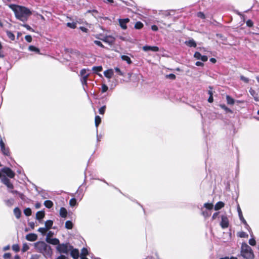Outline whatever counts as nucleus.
<instances>
[{"instance_id":"obj_12","label":"nucleus","mask_w":259,"mask_h":259,"mask_svg":"<svg viewBox=\"0 0 259 259\" xmlns=\"http://www.w3.org/2000/svg\"><path fill=\"white\" fill-rule=\"evenodd\" d=\"M130 22L128 18L119 19V23L120 27L124 30L127 29L126 23Z\"/></svg>"},{"instance_id":"obj_28","label":"nucleus","mask_w":259,"mask_h":259,"mask_svg":"<svg viewBox=\"0 0 259 259\" xmlns=\"http://www.w3.org/2000/svg\"><path fill=\"white\" fill-rule=\"evenodd\" d=\"M220 107L222 109H224L227 113H232L233 111L232 110L228 108L225 104H221L220 105Z\"/></svg>"},{"instance_id":"obj_13","label":"nucleus","mask_w":259,"mask_h":259,"mask_svg":"<svg viewBox=\"0 0 259 259\" xmlns=\"http://www.w3.org/2000/svg\"><path fill=\"white\" fill-rule=\"evenodd\" d=\"M143 50L145 52L151 51L156 52L159 51V48L157 46H145L143 47Z\"/></svg>"},{"instance_id":"obj_64","label":"nucleus","mask_w":259,"mask_h":259,"mask_svg":"<svg viewBox=\"0 0 259 259\" xmlns=\"http://www.w3.org/2000/svg\"><path fill=\"white\" fill-rule=\"evenodd\" d=\"M66 256L64 255L61 254L56 259H66Z\"/></svg>"},{"instance_id":"obj_48","label":"nucleus","mask_w":259,"mask_h":259,"mask_svg":"<svg viewBox=\"0 0 259 259\" xmlns=\"http://www.w3.org/2000/svg\"><path fill=\"white\" fill-rule=\"evenodd\" d=\"M80 74L81 77H83V76H85V75H89V74L87 73V70L85 69H81L80 71Z\"/></svg>"},{"instance_id":"obj_10","label":"nucleus","mask_w":259,"mask_h":259,"mask_svg":"<svg viewBox=\"0 0 259 259\" xmlns=\"http://www.w3.org/2000/svg\"><path fill=\"white\" fill-rule=\"evenodd\" d=\"M237 211L238 213V215H239V219H240V221H241V222L246 227H249L248 225L247 224L246 221H245V220L244 219V218L243 216L241 208L239 204L237 206Z\"/></svg>"},{"instance_id":"obj_18","label":"nucleus","mask_w":259,"mask_h":259,"mask_svg":"<svg viewBox=\"0 0 259 259\" xmlns=\"http://www.w3.org/2000/svg\"><path fill=\"white\" fill-rule=\"evenodd\" d=\"M104 75L108 78H111L113 75V71L112 69H109L104 71Z\"/></svg>"},{"instance_id":"obj_62","label":"nucleus","mask_w":259,"mask_h":259,"mask_svg":"<svg viewBox=\"0 0 259 259\" xmlns=\"http://www.w3.org/2000/svg\"><path fill=\"white\" fill-rule=\"evenodd\" d=\"M213 96H209L208 99V102L209 103H212L213 102Z\"/></svg>"},{"instance_id":"obj_36","label":"nucleus","mask_w":259,"mask_h":259,"mask_svg":"<svg viewBox=\"0 0 259 259\" xmlns=\"http://www.w3.org/2000/svg\"><path fill=\"white\" fill-rule=\"evenodd\" d=\"M238 236L241 238H248V235L243 231L240 232L238 233Z\"/></svg>"},{"instance_id":"obj_42","label":"nucleus","mask_w":259,"mask_h":259,"mask_svg":"<svg viewBox=\"0 0 259 259\" xmlns=\"http://www.w3.org/2000/svg\"><path fill=\"white\" fill-rule=\"evenodd\" d=\"M165 77L166 78H169L172 80H175L176 78V76L175 74L172 73L167 74L165 76Z\"/></svg>"},{"instance_id":"obj_46","label":"nucleus","mask_w":259,"mask_h":259,"mask_svg":"<svg viewBox=\"0 0 259 259\" xmlns=\"http://www.w3.org/2000/svg\"><path fill=\"white\" fill-rule=\"evenodd\" d=\"M48 230L46 228H39L38 231L40 232L42 234L44 235L46 233Z\"/></svg>"},{"instance_id":"obj_34","label":"nucleus","mask_w":259,"mask_h":259,"mask_svg":"<svg viewBox=\"0 0 259 259\" xmlns=\"http://www.w3.org/2000/svg\"><path fill=\"white\" fill-rule=\"evenodd\" d=\"M88 77H89V75H85V76H84L83 77H81L80 81L83 85L87 84V80H88Z\"/></svg>"},{"instance_id":"obj_45","label":"nucleus","mask_w":259,"mask_h":259,"mask_svg":"<svg viewBox=\"0 0 259 259\" xmlns=\"http://www.w3.org/2000/svg\"><path fill=\"white\" fill-rule=\"evenodd\" d=\"M240 78L242 81L246 83H248L249 81V79L248 78L244 76L243 75H241Z\"/></svg>"},{"instance_id":"obj_44","label":"nucleus","mask_w":259,"mask_h":259,"mask_svg":"<svg viewBox=\"0 0 259 259\" xmlns=\"http://www.w3.org/2000/svg\"><path fill=\"white\" fill-rule=\"evenodd\" d=\"M12 249L14 251H15V252H18L20 250V247L19 246L18 244H14L13 246H12Z\"/></svg>"},{"instance_id":"obj_6","label":"nucleus","mask_w":259,"mask_h":259,"mask_svg":"<svg viewBox=\"0 0 259 259\" xmlns=\"http://www.w3.org/2000/svg\"><path fill=\"white\" fill-rule=\"evenodd\" d=\"M1 172L5 174L6 177L13 179L15 176V173L10 167H5L1 169Z\"/></svg>"},{"instance_id":"obj_11","label":"nucleus","mask_w":259,"mask_h":259,"mask_svg":"<svg viewBox=\"0 0 259 259\" xmlns=\"http://www.w3.org/2000/svg\"><path fill=\"white\" fill-rule=\"evenodd\" d=\"M70 255L73 259H78L79 256V252L78 249L74 248L72 246V248L70 249Z\"/></svg>"},{"instance_id":"obj_59","label":"nucleus","mask_w":259,"mask_h":259,"mask_svg":"<svg viewBox=\"0 0 259 259\" xmlns=\"http://www.w3.org/2000/svg\"><path fill=\"white\" fill-rule=\"evenodd\" d=\"M40 255L38 254H33L31 255L30 259H39Z\"/></svg>"},{"instance_id":"obj_16","label":"nucleus","mask_w":259,"mask_h":259,"mask_svg":"<svg viewBox=\"0 0 259 259\" xmlns=\"http://www.w3.org/2000/svg\"><path fill=\"white\" fill-rule=\"evenodd\" d=\"M60 215L63 218H65L67 217V211L65 208L63 207H61L60 209Z\"/></svg>"},{"instance_id":"obj_37","label":"nucleus","mask_w":259,"mask_h":259,"mask_svg":"<svg viewBox=\"0 0 259 259\" xmlns=\"http://www.w3.org/2000/svg\"><path fill=\"white\" fill-rule=\"evenodd\" d=\"M24 213L26 216H30L31 213V209L30 208H27L24 209Z\"/></svg>"},{"instance_id":"obj_54","label":"nucleus","mask_w":259,"mask_h":259,"mask_svg":"<svg viewBox=\"0 0 259 259\" xmlns=\"http://www.w3.org/2000/svg\"><path fill=\"white\" fill-rule=\"evenodd\" d=\"M246 25L248 27H251L253 25V22L251 20H248L246 21Z\"/></svg>"},{"instance_id":"obj_1","label":"nucleus","mask_w":259,"mask_h":259,"mask_svg":"<svg viewBox=\"0 0 259 259\" xmlns=\"http://www.w3.org/2000/svg\"><path fill=\"white\" fill-rule=\"evenodd\" d=\"M9 7L14 12L15 17L24 22L27 21L29 17L32 14L30 10L24 6L10 4Z\"/></svg>"},{"instance_id":"obj_56","label":"nucleus","mask_w":259,"mask_h":259,"mask_svg":"<svg viewBox=\"0 0 259 259\" xmlns=\"http://www.w3.org/2000/svg\"><path fill=\"white\" fill-rule=\"evenodd\" d=\"M108 88L106 84H103L102 85V92L103 93L106 92L108 90Z\"/></svg>"},{"instance_id":"obj_8","label":"nucleus","mask_w":259,"mask_h":259,"mask_svg":"<svg viewBox=\"0 0 259 259\" xmlns=\"http://www.w3.org/2000/svg\"><path fill=\"white\" fill-rule=\"evenodd\" d=\"M220 225L223 229L227 228L229 226V220L227 216L222 215Z\"/></svg>"},{"instance_id":"obj_49","label":"nucleus","mask_w":259,"mask_h":259,"mask_svg":"<svg viewBox=\"0 0 259 259\" xmlns=\"http://www.w3.org/2000/svg\"><path fill=\"white\" fill-rule=\"evenodd\" d=\"M197 16L202 19H205V14L203 13V12H199L197 13Z\"/></svg>"},{"instance_id":"obj_21","label":"nucleus","mask_w":259,"mask_h":259,"mask_svg":"<svg viewBox=\"0 0 259 259\" xmlns=\"http://www.w3.org/2000/svg\"><path fill=\"white\" fill-rule=\"evenodd\" d=\"M186 44L190 47L195 48L197 46L196 42L193 39H191L185 42Z\"/></svg>"},{"instance_id":"obj_61","label":"nucleus","mask_w":259,"mask_h":259,"mask_svg":"<svg viewBox=\"0 0 259 259\" xmlns=\"http://www.w3.org/2000/svg\"><path fill=\"white\" fill-rule=\"evenodd\" d=\"M151 29L153 30V31H156L158 30V27L155 25H152L151 26Z\"/></svg>"},{"instance_id":"obj_41","label":"nucleus","mask_w":259,"mask_h":259,"mask_svg":"<svg viewBox=\"0 0 259 259\" xmlns=\"http://www.w3.org/2000/svg\"><path fill=\"white\" fill-rule=\"evenodd\" d=\"M106 106L105 105L103 106L99 109V112L100 114L103 115L105 113Z\"/></svg>"},{"instance_id":"obj_25","label":"nucleus","mask_w":259,"mask_h":259,"mask_svg":"<svg viewBox=\"0 0 259 259\" xmlns=\"http://www.w3.org/2000/svg\"><path fill=\"white\" fill-rule=\"evenodd\" d=\"M249 92L250 94L254 98L255 101H257V94L256 93V92L255 90L252 89V88H250L249 90Z\"/></svg>"},{"instance_id":"obj_9","label":"nucleus","mask_w":259,"mask_h":259,"mask_svg":"<svg viewBox=\"0 0 259 259\" xmlns=\"http://www.w3.org/2000/svg\"><path fill=\"white\" fill-rule=\"evenodd\" d=\"M194 57L197 60H200L202 62H206L208 60V57L206 55H202L199 52H196L194 54Z\"/></svg>"},{"instance_id":"obj_27","label":"nucleus","mask_w":259,"mask_h":259,"mask_svg":"<svg viewBox=\"0 0 259 259\" xmlns=\"http://www.w3.org/2000/svg\"><path fill=\"white\" fill-rule=\"evenodd\" d=\"M1 150L4 155L9 156L10 154V151L8 148H6L5 146L1 148Z\"/></svg>"},{"instance_id":"obj_50","label":"nucleus","mask_w":259,"mask_h":259,"mask_svg":"<svg viewBox=\"0 0 259 259\" xmlns=\"http://www.w3.org/2000/svg\"><path fill=\"white\" fill-rule=\"evenodd\" d=\"M249 244L251 246L256 245V241L254 238H251L249 240Z\"/></svg>"},{"instance_id":"obj_32","label":"nucleus","mask_w":259,"mask_h":259,"mask_svg":"<svg viewBox=\"0 0 259 259\" xmlns=\"http://www.w3.org/2000/svg\"><path fill=\"white\" fill-rule=\"evenodd\" d=\"M143 26L144 25L141 22L138 21L136 23L134 28L136 29H141L143 27Z\"/></svg>"},{"instance_id":"obj_17","label":"nucleus","mask_w":259,"mask_h":259,"mask_svg":"<svg viewBox=\"0 0 259 259\" xmlns=\"http://www.w3.org/2000/svg\"><path fill=\"white\" fill-rule=\"evenodd\" d=\"M45 213L44 211H38L36 213V218L38 220H40L45 217Z\"/></svg>"},{"instance_id":"obj_47","label":"nucleus","mask_w":259,"mask_h":259,"mask_svg":"<svg viewBox=\"0 0 259 259\" xmlns=\"http://www.w3.org/2000/svg\"><path fill=\"white\" fill-rule=\"evenodd\" d=\"M22 26H23V27H24L25 28H26L28 30H29L31 32H34V30L33 29H32L29 25L28 24H23L22 25Z\"/></svg>"},{"instance_id":"obj_14","label":"nucleus","mask_w":259,"mask_h":259,"mask_svg":"<svg viewBox=\"0 0 259 259\" xmlns=\"http://www.w3.org/2000/svg\"><path fill=\"white\" fill-rule=\"evenodd\" d=\"M46 241L53 245H58L59 244H60V241L57 238H51L47 237L46 239Z\"/></svg>"},{"instance_id":"obj_29","label":"nucleus","mask_w":259,"mask_h":259,"mask_svg":"<svg viewBox=\"0 0 259 259\" xmlns=\"http://www.w3.org/2000/svg\"><path fill=\"white\" fill-rule=\"evenodd\" d=\"M65 227L67 229H72L73 228V223L70 221H67L65 222Z\"/></svg>"},{"instance_id":"obj_26","label":"nucleus","mask_w":259,"mask_h":259,"mask_svg":"<svg viewBox=\"0 0 259 259\" xmlns=\"http://www.w3.org/2000/svg\"><path fill=\"white\" fill-rule=\"evenodd\" d=\"M7 36L9 39H10L11 40H15V35L10 31L7 30L6 31Z\"/></svg>"},{"instance_id":"obj_23","label":"nucleus","mask_w":259,"mask_h":259,"mask_svg":"<svg viewBox=\"0 0 259 259\" xmlns=\"http://www.w3.org/2000/svg\"><path fill=\"white\" fill-rule=\"evenodd\" d=\"M54 204L51 200H47L44 202V205L48 208H51L53 207Z\"/></svg>"},{"instance_id":"obj_60","label":"nucleus","mask_w":259,"mask_h":259,"mask_svg":"<svg viewBox=\"0 0 259 259\" xmlns=\"http://www.w3.org/2000/svg\"><path fill=\"white\" fill-rule=\"evenodd\" d=\"M195 65L197 66H204V63L203 62H200V61H197L196 63H195Z\"/></svg>"},{"instance_id":"obj_53","label":"nucleus","mask_w":259,"mask_h":259,"mask_svg":"<svg viewBox=\"0 0 259 259\" xmlns=\"http://www.w3.org/2000/svg\"><path fill=\"white\" fill-rule=\"evenodd\" d=\"M25 40L28 42H30L32 41V37L31 35H27L25 36Z\"/></svg>"},{"instance_id":"obj_2","label":"nucleus","mask_w":259,"mask_h":259,"mask_svg":"<svg viewBox=\"0 0 259 259\" xmlns=\"http://www.w3.org/2000/svg\"><path fill=\"white\" fill-rule=\"evenodd\" d=\"M36 251L41 253L46 258L51 257L53 254L52 249L44 241H38L35 243Z\"/></svg>"},{"instance_id":"obj_19","label":"nucleus","mask_w":259,"mask_h":259,"mask_svg":"<svg viewBox=\"0 0 259 259\" xmlns=\"http://www.w3.org/2000/svg\"><path fill=\"white\" fill-rule=\"evenodd\" d=\"M224 205L225 204L224 202H223L222 201H219L215 204L214 206V209L215 210H218L223 208L224 206Z\"/></svg>"},{"instance_id":"obj_52","label":"nucleus","mask_w":259,"mask_h":259,"mask_svg":"<svg viewBox=\"0 0 259 259\" xmlns=\"http://www.w3.org/2000/svg\"><path fill=\"white\" fill-rule=\"evenodd\" d=\"M29 247L27 244H24L22 247V251L25 252L29 249Z\"/></svg>"},{"instance_id":"obj_35","label":"nucleus","mask_w":259,"mask_h":259,"mask_svg":"<svg viewBox=\"0 0 259 259\" xmlns=\"http://www.w3.org/2000/svg\"><path fill=\"white\" fill-rule=\"evenodd\" d=\"M89 253L88 250L87 248L83 247L81 250L80 256H86Z\"/></svg>"},{"instance_id":"obj_30","label":"nucleus","mask_w":259,"mask_h":259,"mask_svg":"<svg viewBox=\"0 0 259 259\" xmlns=\"http://www.w3.org/2000/svg\"><path fill=\"white\" fill-rule=\"evenodd\" d=\"M29 50L30 51L35 52L37 54H40L39 49L33 46H30L29 47Z\"/></svg>"},{"instance_id":"obj_24","label":"nucleus","mask_w":259,"mask_h":259,"mask_svg":"<svg viewBox=\"0 0 259 259\" xmlns=\"http://www.w3.org/2000/svg\"><path fill=\"white\" fill-rule=\"evenodd\" d=\"M53 221L52 220H48L45 222V228L48 230H50L53 226Z\"/></svg>"},{"instance_id":"obj_51","label":"nucleus","mask_w":259,"mask_h":259,"mask_svg":"<svg viewBox=\"0 0 259 259\" xmlns=\"http://www.w3.org/2000/svg\"><path fill=\"white\" fill-rule=\"evenodd\" d=\"M94 44H95L96 45L101 47V48H104L105 47L102 44V43L100 41H99V40H95L94 41Z\"/></svg>"},{"instance_id":"obj_40","label":"nucleus","mask_w":259,"mask_h":259,"mask_svg":"<svg viewBox=\"0 0 259 259\" xmlns=\"http://www.w3.org/2000/svg\"><path fill=\"white\" fill-rule=\"evenodd\" d=\"M204 207L208 210H211L213 208V204L212 203H205L204 204Z\"/></svg>"},{"instance_id":"obj_38","label":"nucleus","mask_w":259,"mask_h":259,"mask_svg":"<svg viewBox=\"0 0 259 259\" xmlns=\"http://www.w3.org/2000/svg\"><path fill=\"white\" fill-rule=\"evenodd\" d=\"M92 70L95 72H100L102 70V66H94L92 68Z\"/></svg>"},{"instance_id":"obj_55","label":"nucleus","mask_w":259,"mask_h":259,"mask_svg":"<svg viewBox=\"0 0 259 259\" xmlns=\"http://www.w3.org/2000/svg\"><path fill=\"white\" fill-rule=\"evenodd\" d=\"M11 257V254L10 253H5L4 255H3V257L5 258V259H9Z\"/></svg>"},{"instance_id":"obj_20","label":"nucleus","mask_w":259,"mask_h":259,"mask_svg":"<svg viewBox=\"0 0 259 259\" xmlns=\"http://www.w3.org/2000/svg\"><path fill=\"white\" fill-rule=\"evenodd\" d=\"M14 213L17 219H19L21 215V211L19 207H15L14 209Z\"/></svg>"},{"instance_id":"obj_3","label":"nucleus","mask_w":259,"mask_h":259,"mask_svg":"<svg viewBox=\"0 0 259 259\" xmlns=\"http://www.w3.org/2000/svg\"><path fill=\"white\" fill-rule=\"evenodd\" d=\"M241 255L246 259H252L254 257L253 252L251 247L244 243L241 246Z\"/></svg>"},{"instance_id":"obj_22","label":"nucleus","mask_w":259,"mask_h":259,"mask_svg":"<svg viewBox=\"0 0 259 259\" xmlns=\"http://www.w3.org/2000/svg\"><path fill=\"white\" fill-rule=\"evenodd\" d=\"M121 58L123 61H126L128 64H131L132 63L131 58L127 56L122 55Z\"/></svg>"},{"instance_id":"obj_43","label":"nucleus","mask_w":259,"mask_h":259,"mask_svg":"<svg viewBox=\"0 0 259 259\" xmlns=\"http://www.w3.org/2000/svg\"><path fill=\"white\" fill-rule=\"evenodd\" d=\"M67 26L71 28L74 29L76 27V24L74 22H68L67 23Z\"/></svg>"},{"instance_id":"obj_57","label":"nucleus","mask_w":259,"mask_h":259,"mask_svg":"<svg viewBox=\"0 0 259 259\" xmlns=\"http://www.w3.org/2000/svg\"><path fill=\"white\" fill-rule=\"evenodd\" d=\"M115 72H117L119 75L123 76V74L118 67L115 68Z\"/></svg>"},{"instance_id":"obj_58","label":"nucleus","mask_w":259,"mask_h":259,"mask_svg":"<svg viewBox=\"0 0 259 259\" xmlns=\"http://www.w3.org/2000/svg\"><path fill=\"white\" fill-rule=\"evenodd\" d=\"M87 13H92L93 15H94V14H98V11L96 10H90L87 11Z\"/></svg>"},{"instance_id":"obj_31","label":"nucleus","mask_w":259,"mask_h":259,"mask_svg":"<svg viewBox=\"0 0 259 259\" xmlns=\"http://www.w3.org/2000/svg\"><path fill=\"white\" fill-rule=\"evenodd\" d=\"M95 125L97 127L101 122V118L99 115H96L95 118Z\"/></svg>"},{"instance_id":"obj_7","label":"nucleus","mask_w":259,"mask_h":259,"mask_svg":"<svg viewBox=\"0 0 259 259\" xmlns=\"http://www.w3.org/2000/svg\"><path fill=\"white\" fill-rule=\"evenodd\" d=\"M1 182L5 185L9 189H13L14 188L13 184L11 182L10 179L4 176L1 179Z\"/></svg>"},{"instance_id":"obj_5","label":"nucleus","mask_w":259,"mask_h":259,"mask_svg":"<svg viewBox=\"0 0 259 259\" xmlns=\"http://www.w3.org/2000/svg\"><path fill=\"white\" fill-rule=\"evenodd\" d=\"M96 37L111 46L112 45L115 41V37L111 35H105L103 37V38H101L99 36H96Z\"/></svg>"},{"instance_id":"obj_4","label":"nucleus","mask_w":259,"mask_h":259,"mask_svg":"<svg viewBox=\"0 0 259 259\" xmlns=\"http://www.w3.org/2000/svg\"><path fill=\"white\" fill-rule=\"evenodd\" d=\"M72 248V245H71L69 242L60 243L56 247V250L61 254H68Z\"/></svg>"},{"instance_id":"obj_33","label":"nucleus","mask_w":259,"mask_h":259,"mask_svg":"<svg viewBox=\"0 0 259 259\" xmlns=\"http://www.w3.org/2000/svg\"><path fill=\"white\" fill-rule=\"evenodd\" d=\"M226 99H227V103L228 104H230V105H233L234 104V99H233L232 97H231L229 95H227L226 96Z\"/></svg>"},{"instance_id":"obj_39","label":"nucleus","mask_w":259,"mask_h":259,"mask_svg":"<svg viewBox=\"0 0 259 259\" xmlns=\"http://www.w3.org/2000/svg\"><path fill=\"white\" fill-rule=\"evenodd\" d=\"M69 204L71 206H74L76 204V200L75 198H71L69 201Z\"/></svg>"},{"instance_id":"obj_63","label":"nucleus","mask_w":259,"mask_h":259,"mask_svg":"<svg viewBox=\"0 0 259 259\" xmlns=\"http://www.w3.org/2000/svg\"><path fill=\"white\" fill-rule=\"evenodd\" d=\"M28 225L29 226L32 228V229H34V223L33 222H29L28 223Z\"/></svg>"},{"instance_id":"obj_15","label":"nucleus","mask_w":259,"mask_h":259,"mask_svg":"<svg viewBox=\"0 0 259 259\" xmlns=\"http://www.w3.org/2000/svg\"><path fill=\"white\" fill-rule=\"evenodd\" d=\"M37 236L34 233H29L26 235V239L29 241H34L36 240Z\"/></svg>"}]
</instances>
